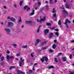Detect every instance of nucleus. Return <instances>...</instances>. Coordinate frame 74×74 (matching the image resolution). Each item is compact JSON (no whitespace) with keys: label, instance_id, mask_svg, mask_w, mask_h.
<instances>
[{"label":"nucleus","instance_id":"obj_1","mask_svg":"<svg viewBox=\"0 0 74 74\" xmlns=\"http://www.w3.org/2000/svg\"><path fill=\"white\" fill-rule=\"evenodd\" d=\"M68 22L69 23H70V21L68 19H66L65 20V22L64 23V25H66V26L67 27V28H69V27L67 25V23Z\"/></svg>","mask_w":74,"mask_h":74},{"label":"nucleus","instance_id":"obj_52","mask_svg":"<svg viewBox=\"0 0 74 74\" xmlns=\"http://www.w3.org/2000/svg\"><path fill=\"white\" fill-rule=\"evenodd\" d=\"M7 59H9V58H10V56H7Z\"/></svg>","mask_w":74,"mask_h":74},{"label":"nucleus","instance_id":"obj_63","mask_svg":"<svg viewBox=\"0 0 74 74\" xmlns=\"http://www.w3.org/2000/svg\"><path fill=\"white\" fill-rule=\"evenodd\" d=\"M29 71L30 73H32V70H29Z\"/></svg>","mask_w":74,"mask_h":74},{"label":"nucleus","instance_id":"obj_48","mask_svg":"<svg viewBox=\"0 0 74 74\" xmlns=\"http://www.w3.org/2000/svg\"><path fill=\"white\" fill-rule=\"evenodd\" d=\"M55 27H51V29H52V30H54V29H55Z\"/></svg>","mask_w":74,"mask_h":74},{"label":"nucleus","instance_id":"obj_19","mask_svg":"<svg viewBox=\"0 0 74 74\" xmlns=\"http://www.w3.org/2000/svg\"><path fill=\"white\" fill-rule=\"evenodd\" d=\"M15 67L14 66H11L10 67V70H12V69H14V68H15Z\"/></svg>","mask_w":74,"mask_h":74},{"label":"nucleus","instance_id":"obj_39","mask_svg":"<svg viewBox=\"0 0 74 74\" xmlns=\"http://www.w3.org/2000/svg\"><path fill=\"white\" fill-rule=\"evenodd\" d=\"M62 53H58V55L57 56L58 57V56H60V55H62Z\"/></svg>","mask_w":74,"mask_h":74},{"label":"nucleus","instance_id":"obj_47","mask_svg":"<svg viewBox=\"0 0 74 74\" xmlns=\"http://www.w3.org/2000/svg\"><path fill=\"white\" fill-rule=\"evenodd\" d=\"M42 10H43V9L42 8H41L40 9V12H41V11H42Z\"/></svg>","mask_w":74,"mask_h":74},{"label":"nucleus","instance_id":"obj_34","mask_svg":"<svg viewBox=\"0 0 74 74\" xmlns=\"http://www.w3.org/2000/svg\"><path fill=\"white\" fill-rule=\"evenodd\" d=\"M23 3V1H20V6H21L22 5V4Z\"/></svg>","mask_w":74,"mask_h":74},{"label":"nucleus","instance_id":"obj_61","mask_svg":"<svg viewBox=\"0 0 74 74\" xmlns=\"http://www.w3.org/2000/svg\"><path fill=\"white\" fill-rule=\"evenodd\" d=\"M3 8H5V9H7V8L6 7V6H4Z\"/></svg>","mask_w":74,"mask_h":74},{"label":"nucleus","instance_id":"obj_29","mask_svg":"<svg viewBox=\"0 0 74 74\" xmlns=\"http://www.w3.org/2000/svg\"><path fill=\"white\" fill-rule=\"evenodd\" d=\"M20 64L19 65V66L20 67H22V62H19Z\"/></svg>","mask_w":74,"mask_h":74},{"label":"nucleus","instance_id":"obj_42","mask_svg":"<svg viewBox=\"0 0 74 74\" xmlns=\"http://www.w3.org/2000/svg\"><path fill=\"white\" fill-rule=\"evenodd\" d=\"M14 58L13 56H11L10 57V59H14Z\"/></svg>","mask_w":74,"mask_h":74},{"label":"nucleus","instance_id":"obj_17","mask_svg":"<svg viewBox=\"0 0 74 74\" xmlns=\"http://www.w3.org/2000/svg\"><path fill=\"white\" fill-rule=\"evenodd\" d=\"M46 43H47V42H43L40 44V45L41 46H42L43 45H44V44H46Z\"/></svg>","mask_w":74,"mask_h":74},{"label":"nucleus","instance_id":"obj_7","mask_svg":"<svg viewBox=\"0 0 74 74\" xmlns=\"http://www.w3.org/2000/svg\"><path fill=\"white\" fill-rule=\"evenodd\" d=\"M44 34L45 35L48 33V32H49V30L48 29H46L44 30Z\"/></svg>","mask_w":74,"mask_h":74},{"label":"nucleus","instance_id":"obj_26","mask_svg":"<svg viewBox=\"0 0 74 74\" xmlns=\"http://www.w3.org/2000/svg\"><path fill=\"white\" fill-rule=\"evenodd\" d=\"M56 35L57 36V37H58L59 36V33L58 32H56L55 33Z\"/></svg>","mask_w":74,"mask_h":74},{"label":"nucleus","instance_id":"obj_24","mask_svg":"<svg viewBox=\"0 0 74 74\" xmlns=\"http://www.w3.org/2000/svg\"><path fill=\"white\" fill-rule=\"evenodd\" d=\"M53 16L55 18H56V13L53 14Z\"/></svg>","mask_w":74,"mask_h":74},{"label":"nucleus","instance_id":"obj_54","mask_svg":"<svg viewBox=\"0 0 74 74\" xmlns=\"http://www.w3.org/2000/svg\"><path fill=\"white\" fill-rule=\"evenodd\" d=\"M38 5H41V3L40 2H38Z\"/></svg>","mask_w":74,"mask_h":74},{"label":"nucleus","instance_id":"obj_13","mask_svg":"<svg viewBox=\"0 0 74 74\" xmlns=\"http://www.w3.org/2000/svg\"><path fill=\"white\" fill-rule=\"evenodd\" d=\"M10 21H13V22H15V19L13 17H11L10 18Z\"/></svg>","mask_w":74,"mask_h":74},{"label":"nucleus","instance_id":"obj_57","mask_svg":"<svg viewBox=\"0 0 74 74\" xmlns=\"http://www.w3.org/2000/svg\"><path fill=\"white\" fill-rule=\"evenodd\" d=\"M21 73H22V74H25V72H22V71L21 72Z\"/></svg>","mask_w":74,"mask_h":74},{"label":"nucleus","instance_id":"obj_11","mask_svg":"<svg viewBox=\"0 0 74 74\" xmlns=\"http://www.w3.org/2000/svg\"><path fill=\"white\" fill-rule=\"evenodd\" d=\"M18 23H21L22 22V19L21 18V17L20 16L19 17V19L18 21Z\"/></svg>","mask_w":74,"mask_h":74},{"label":"nucleus","instance_id":"obj_35","mask_svg":"<svg viewBox=\"0 0 74 74\" xmlns=\"http://www.w3.org/2000/svg\"><path fill=\"white\" fill-rule=\"evenodd\" d=\"M41 60L42 61V62H44V57L43 58L41 59Z\"/></svg>","mask_w":74,"mask_h":74},{"label":"nucleus","instance_id":"obj_22","mask_svg":"<svg viewBox=\"0 0 74 74\" xmlns=\"http://www.w3.org/2000/svg\"><path fill=\"white\" fill-rule=\"evenodd\" d=\"M27 47V45H25V46H23L22 47V48H26Z\"/></svg>","mask_w":74,"mask_h":74},{"label":"nucleus","instance_id":"obj_27","mask_svg":"<svg viewBox=\"0 0 74 74\" xmlns=\"http://www.w3.org/2000/svg\"><path fill=\"white\" fill-rule=\"evenodd\" d=\"M54 61L55 62H56L57 63H58V60H57V58H54Z\"/></svg>","mask_w":74,"mask_h":74},{"label":"nucleus","instance_id":"obj_33","mask_svg":"<svg viewBox=\"0 0 74 74\" xmlns=\"http://www.w3.org/2000/svg\"><path fill=\"white\" fill-rule=\"evenodd\" d=\"M45 6L47 10H49V8H48V5H46Z\"/></svg>","mask_w":74,"mask_h":74},{"label":"nucleus","instance_id":"obj_44","mask_svg":"<svg viewBox=\"0 0 74 74\" xmlns=\"http://www.w3.org/2000/svg\"><path fill=\"white\" fill-rule=\"evenodd\" d=\"M39 32H40V28H38L37 30V33H39Z\"/></svg>","mask_w":74,"mask_h":74},{"label":"nucleus","instance_id":"obj_2","mask_svg":"<svg viewBox=\"0 0 74 74\" xmlns=\"http://www.w3.org/2000/svg\"><path fill=\"white\" fill-rule=\"evenodd\" d=\"M4 30L6 32L7 34H10V32H11L10 29H9L5 28L4 29Z\"/></svg>","mask_w":74,"mask_h":74},{"label":"nucleus","instance_id":"obj_4","mask_svg":"<svg viewBox=\"0 0 74 74\" xmlns=\"http://www.w3.org/2000/svg\"><path fill=\"white\" fill-rule=\"evenodd\" d=\"M62 9H63V11L65 14L66 15H69V14H68V13L66 11V10H65V9H64V8H62Z\"/></svg>","mask_w":74,"mask_h":74},{"label":"nucleus","instance_id":"obj_21","mask_svg":"<svg viewBox=\"0 0 74 74\" xmlns=\"http://www.w3.org/2000/svg\"><path fill=\"white\" fill-rule=\"evenodd\" d=\"M20 55H21V52H18V53L16 54V56H20Z\"/></svg>","mask_w":74,"mask_h":74},{"label":"nucleus","instance_id":"obj_15","mask_svg":"<svg viewBox=\"0 0 74 74\" xmlns=\"http://www.w3.org/2000/svg\"><path fill=\"white\" fill-rule=\"evenodd\" d=\"M65 7L66 8H70V5L69 4H66L65 5Z\"/></svg>","mask_w":74,"mask_h":74},{"label":"nucleus","instance_id":"obj_51","mask_svg":"<svg viewBox=\"0 0 74 74\" xmlns=\"http://www.w3.org/2000/svg\"><path fill=\"white\" fill-rule=\"evenodd\" d=\"M13 45L14 46V47H16V46H17V45L16 44H13Z\"/></svg>","mask_w":74,"mask_h":74},{"label":"nucleus","instance_id":"obj_40","mask_svg":"<svg viewBox=\"0 0 74 74\" xmlns=\"http://www.w3.org/2000/svg\"><path fill=\"white\" fill-rule=\"evenodd\" d=\"M53 13H55L56 12V11L55 10V8H53Z\"/></svg>","mask_w":74,"mask_h":74},{"label":"nucleus","instance_id":"obj_45","mask_svg":"<svg viewBox=\"0 0 74 74\" xmlns=\"http://www.w3.org/2000/svg\"><path fill=\"white\" fill-rule=\"evenodd\" d=\"M20 60H21V62H24V61H25V60H24V59H23L22 60V58H21Z\"/></svg>","mask_w":74,"mask_h":74},{"label":"nucleus","instance_id":"obj_46","mask_svg":"<svg viewBox=\"0 0 74 74\" xmlns=\"http://www.w3.org/2000/svg\"><path fill=\"white\" fill-rule=\"evenodd\" d=\"M31 56L32 57V58H33V57H34V56H33V54L32 53L31 54Z\"/></svg>","mask_w":74,"mask_h":74},{"label":"nucleus","instance_id":"obj_20","mask_svg":"<svg viewBox=\"0 0 74 74\" xmlns=\"http://www.w3.org/2000/svg\"><path fill=\"white\" fill-rule=\"evenodd\" d=\"M41 41V40L40 39H36V42H38V43H39Z\"/></svg>","mask_w":74,"mask_h":74},{"label":"nucleus","instance_id":"obj_32","mask_svg":"<svg viewBox=\"0 0 74 74\" xmlns=\"http://www.w3.org/2000/svg\"><path fill=\"white\" fill-rule=\"evenodd\" d=\"M1 59L2 61H3V60L4 59V57H2L1 58Z\"/></svg>","mask_w":74,"mask_h":74},{"label":"nucleus","instance_id":"obj_50","mask_svg":"<svg viewBox=\"0 0 74 74\" xmlns=\"http://www.w3.org/2000/svg\"><path fill=\"white\" fill-rule=\"evenodd\" d=\"M38 42H36L35 43V45H37V44H38Z\"/></svg>","mask_w":74,"mask_h":74},{"label":"nucleus","instance_id":"obj_38","mask_svg":"<svg viewBox=\"0 0 74 74\" xmlns=\"http://www.w3.org/2000/svg\"><path fill=\"white\" fill-rule=\"evenodd\" d=\"M49 2L50 4H52V0H50Z\"/></svg>","mask_w":74,"mask_h":74},{"label":"nucleus","instance_id":"obj_23","mask_svg":"<svg viewBox=\"0 0 74 74\" xmlns=\"http://www.w3.org/2000/svg\"><path fill=\"white\" fill-rule=\"evenodd\" d=\"M17 74H20L21 73V71H19V70H17Z\"/></svg>","mask_w":74,"mask_h":74},{"label":"nucleus","instance_id":"obj_14","mask_svg":"<svg viewBox=\"0 0 74 74\" xmlns=\"http://www.w3.org/2000/svg\"><path fill=\"white\" fill-rule=\"evenodd\" d=\"M34 11H35L34 10H33L32 11V12H31L30 14L29 15L30 16H32V15H34Z\"/></svg>","mask_w":74,"mask_h":74},{"label":"nucleus","instance_id":"obj_58","mask_svg":"<svg viewBox=\"0 0 74 74\" xmlns=\"http://www.w3.org/2000/svg\"><path fill=\"white\" fill-rule=\"evenodd\" d=\"M57 41V40H54V42H56Z\"/></svg>","mask_w":74,"mask_h":74},{"label":"nucleus","instance_id":"obj_31","mask_svg":"<svg viewBox=\"0 0 74 74\" xmlns=\"http://www.w3.org/2000/svg\"><path fill=\"white\" fill-rule=\"evenodd\" d=\"M36 21L37 22H40V23H41V20H40L39 19H37Z\"/></svg>","mask_w":74,"mask_h":74},{"label":"nucleus","instance_id":"obj_8","mask_svg":"<svg viewBox=\"0 0 74 74\" xmlns=\"http://www.w3.org/2000/svg\"><path fill=\"white\" fill-rule=\"evenodd\" d=\"M8 23V25L9 26H11L14 25V23H13L11 22H9Z\"/></svg>","mask_w":74,"mask_h":74},{"label":"nucleus","instance_id":"obj_59","mask_svg":"<svg viewBox=\"0 0 74 74\" xmlns=\"http://www.w3.org/2000/svg\"><path fill=\"white\" fill-rule=\"evenodd\" d=\"M55 30L56 31V32H58L59 31V29H55Z\"/></svg>","mask_w":74,"mask_h":74},{"label":"nucleus","instance_id":"obj_64","mask_svg":"<svg viewBox=\"0 0 74 74\" xmlns=\"http://www.w3.org/2000/svg\"><path fill=\"white\" fill-rule=\"evenodd\" d=\"M71 42H72V43L74 42V40H72L71 41Z\"/></svg>","mask_w":74,"mask_h":74},{"label":"nucleus","instance_id":"obj_60","mask_svg":"<svg viewBox=\"0 0 74 74\" xmlns=\"http://www.w3.org/2000/svg\"><path fill=\"white\" fill-rule=\"evenodd\" d=\"M57 0H54V3H57Z\"/></svg>","mask_w":74,"mask_h":74},{"label":"nucleus","instance_id":"obj_12","mask_svg":"<svg viewBox=\"0 0 74 74\" xmlns=\"http://www.w3.org/2000/svg\"><path fill=\"white\" fill-rule=\"evenodd\" d=\"M43 58L44 59V60H45V62H48V58H47V57H46L45 56H44L43 57Z\"/></svg>","mask_w":74,"mask_h":74},{"label":"nucleus","instance_id":"obj_37","mask_svg":"<svg viewBox=\"0 0 74 74\" xmlns=\"http://www.w3.org/2000/svg\"><path fill=\"white\" fill-rule=\"evenodd\" d=\"M27 7H28V6L27 5H26L25 6L24 8V10H25V9H26V8H27Z\"/></svg>","mask_w":74,"mask_h":74},{"label":"nucleus","instance_id":"obj_56","mask_svg":"<svg viewBox=\"0 0 74 74\" xmlns=\"http://www.w3.org/2000/svg\"><path fill=\"white\" fill-rule=\"evenodd\" d=\"M70 74H74V72L72 71L71 73H70Z\"/></svg>","mask_w":74,"mask_h":74},{"label":"nucleus","instance_id":"obj_43","mask_svg":"<svg viewBox=\"0 0 74 74\" xmlns=\"http://www.w3.org/2000/svg\"><path fill=\"white\" fill-rule=\"evenodd\" d=\"M72 54H70L69 56V58L70 59H71L72 58Z\"/></svg>","mask_w":74,"mask_h":74},{"label":"nucleus","instance_id":"obj_62","mask_svg":"<svg viewBox=\"0 0 74 74\" xmlns=\"http://www.w3.org/2000/svg\"><path fill=\"white\" fill-rule=\"evenodd\" d=\"M45 3L46 4H48V2L47 1H46L45 2Z\"/></svg>","mask_w":74,"mask_h":74},{"label":"nucleus","instance_id":"obj_49","mask_svg":"<svg viewBox=\"0 0 74 74\" xmlns=\"http://www.w3.org/2000/svg\"><path fill=\"white\" fill-rule=\"evenodd\" d=\"M70 2L71 3H74V1H73V0H71V1H70Z\"/></svg>","mask_w":74,"mask_h":74},{"label":"nucleus","instance_id":"obj_41","mask_svg":"<svg viewBox=\"0 0 74 74\" xmlns=\"http://www.w3.org/2000/svg\"><path fill=\"white\" fill-rule=\"evenodd\" d=\"M30 10V8H27L26 10V11H29Z\"/></svg>","mask_w":74,"mask_h":74},{"label":"nucleus","instance_id":"obj_30","mask_svg":"<svg viewBox=\"0 0 74 74\" xmlns=\"http://www.w3.org/2000/svg\"><path fill=\"white\" fill-rule=\"evenodd\" d=\"M13 6L14 8H16V7H17V5L16 4H13Z\"/></svg>","mask_w":74,"mask_h":74},{"label":"nucleus","instance_id":"obj_9","mask_svg":"<svg viewBox=\"0 0 74 74\" xmlns=\"http://www.w3.org/2000/svg\"><path fill=\"white\" fill-rule=\"evenodd\" d=\"M46 18L45 16L43 18H41L40 19V21L41 22H44L45 21V19Z\"/></svg>","mask_w":74,"mask_h":74},{"label":"nucleus","instance_id":"obj_25","mask_svg":"<svg viewBox=\"0 0 74 74\" xmlns=\"http://www.w3.org/2000/svg\"><path fill=\"white\" fill-rule=\"evenodd\" d=\"M46 25L47 26H51V23H46Z\"/></svg>","mask_w":74,"mask_h":74},{"label":"nucleus","instance_id":"obj_16","mask_svg":"<svg viewBox=\"0 0 74 74\" xmlns=\"http://www.w3.org/2000/svg\"><path fill=\"white\" fill-rule=\"evenodd\" d=\"M56 48V44H53L52 46V48L53 49H55Z\"/></svg>","mask_w":74,"mask_h":74},{"label":"nucleus","instance_id":"obj_53","mask_svg":"<svg viewBox=\"0 0 74 74\" xmlns=\"http://www.w3.org/2000/svg\"><path fill=\"white\" fill-rule=\"evenodd\" d=\"M11 19V18H10V17L9 16H8L7 17V19Z\"/></svg>","mask_w":74,"mask_h":74},{"label":"nucleus","instance_id":"obj_6","mask_svg":"<svg viewBox=\"0 0 74 74\" xmlns=\"http://www.w3.org/2000/svg\"><path fill=\"white\" fill-rule=\"evenodd\" d=\"M53 35V34L52 33H50L49 35V38H51Z\"/></svg>","mask_w":74,"mask_h":74},{"label":"nucleus","instance_id":"obj_36","mask_svg":"<svg viewBox=\"0 0 74 74\" xmlns=\"http://www.w3.org/2000/svg\"><path fill=\"white\" fill-rule=\"evenodd\" d=\"M53 52V50L51 49L50 50H49V52L51 53V52Z\"/></svg>","mask_w":74,"mask_h":74},{"label":"nucleus","instance_id":"obj_28","mask_svg":"<svg viewBox=\"0 0 74 74\" xmlns=\"http://www.w3.org/2000/svg\"><path fill=\"white\" fill-rule=\"evenodd\" d=\"M47 48V47H42L41 49H43V50H44L45 49H46Z\"/></svg>","mask_w":74,"mask_h":74},{"label":"nucleus","instance_id":"obj_55","mask_svg":"<svg viewBox=\"0 0 74 74\" xmlns=\"http://www.w3.org/2000/svg\"><path fill=\"white\" fill-rule=\"evenodd\" d=\"M0 64H1V66H2V65H3V64H4V62H3L1 63Z\"/></svg>","mask_w":74,"mask_h":74},{"label":"nucleus","instance_id":"obj_5","mask_svg":"<svg viewBox=\"0 0 74 74\" xmlns=\"http://www.w3.org/2000/svg\"><path fill=\"white\" fill-rule=\"evenodd\" d=\"M32 21H26L25 22V23H27V24H30V23H32Z\"/></svg>","mask_w":74,"mask_h":74},{"label":"nucleus","instance_id":"obj_18","mask_svg":"<svg viewBox=\"0 0 74 74\" xmlns=\"http://www.w3.org/2000/svg\"><path fill=\"white\" fill-rule=\"evenodd\" d=\"M53 66H49L48 67V69H53Z\"/></svg>","mask_w":74,"mask_h":74},{"label":"nucleus","instance_id":"obj_10","mask_svg":"<svg viewBox=\"0 0 74 74\" xmlns=\"http://www.w3.org/2000/svg\"><path fill=\"white\" fill-rule=\"evenodd\" d=\"M67 60V58L66 57H64L62 58V61L63 62H66Z\"/></svg>","mask_w":74,"mask_h":74},{"label":"nucleus","instance_id":"obj_3","mask_svg":"<svg viewBox=\"0 0 74 74\" xmlns=\"http://www.w3.org/2000/svg\"><path fill=\"white\" fill-rule=\"evenodd\" d=\"M58 25H60V27L61 28H62L63 27V26H62V22H61V20H60L58 22Z\"/></svg>","mask_w":74,"mask_h":74}]
</instances>
